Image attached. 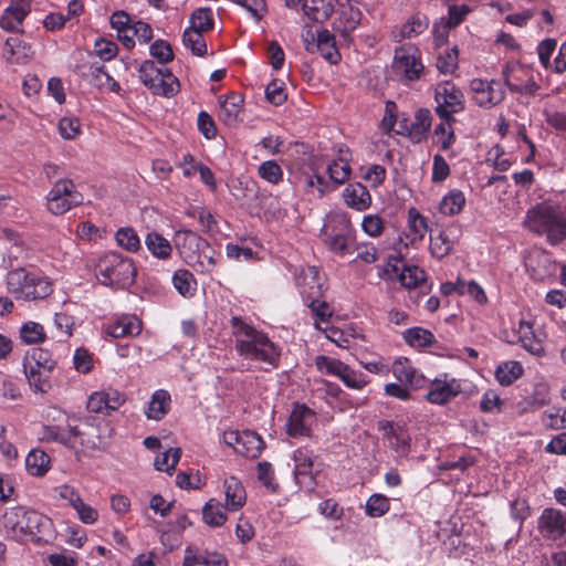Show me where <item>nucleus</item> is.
Segmentation results:
<instances>
[{"label":"nucleus","instance_id":"f257e3e1","mask_svg":"<svg viewBox=\"0 0 566 566\" xmlns=\"http://www.w3.org/2000/svg\"><path fill=\"white\" fill-rule=\"evenodd\" d=\"M231 326L235 338V350L248 360L260 361L269 371L277 368L281 358V348L269 336L247 324L238 316L231 318Z\"/></svg>","mask_w":566,"mask_h":566},{"label":"nucleus","instance_id":"f03ea898","mask_svg":"<svg viewBox=\"0 0 566 566\" xmlns=\"http://www.w3.org/2000/svg\"><path fill=\"white\" fill-rule=\"evenodd\" d=\"M0 527L8 538L17 542L31 538L40 543L51 536L53 524L51 518L38 511L17 506L4 512L0 520Z\"/></svg>","mask_w":566,"mask_h":566},{"label":"nucleus","instance_id":"7ed1b4c3","mask_svg":"<svg viewBox=\"0 0 566 566\" xmlns=\"http://www.w3.org/2000/svg\"><path fill=\"white\" fill-rule=\"evenodd\" d=\"M7 289L18 301L36 302L53 293V283L39 272L17 268L7 274Z\"/></svg>","mask_w":566,"mask_h":566},{"label":"nucleus","instance_id":"20e7f679","mask_svg":"<svg viewBox=\"0 0 566 566\" xmlns=\"http://www.w3.org/2000/svg\"><path fill=\"white\" fill-rule=\"evenodd\" d=\"M136 273L133 260L116 252L103 255L96 264L98 282L113 289H128L135 283Z\"/></svg>","mask_w":566,"mask_h":566},{"label":"nucleus","instance_id":"39448f33","mask_svg":"<svg viewBox=\"0 0 566 566\" xmlns=\"http://www.w3.org/2000/svg\"><path fill=\"white\" fill-rule=\"evenodd\" d=\"M138 72L143 84L154 94L169 97L178 92V78L169 70L157 67L155 62L145 61Z\"/></svg>","mask_w":566,"mask_h":566},{"label":"nucleus","instance_id":"423d86ee","mask_svg":"<svg viewBox=\"0 0 566 566\" xmlns=\"http://www.w3.org/2000/svg\"><path fill=\"white\" fill-rule=\"evenodd\" d=\"M355 229L349 219L344 214L334 216L326 226V244L337 254L345 255L352 251L355 243Z\"/></svg>","mask_w":566,"mask_h":566},{"label":"nucleus","instance_id":"0eeeda50","mask_svg":"<svg viewBox=\"0 0 566 566\" xmlns=\"http://www.w3.org/2000/svg\"><path fill=\"white\" fill-rule=\"evenodd\" d=\"M84 198L71 179L57 180L48 195V209L55 216L64 214L82 205Z\"/></svg>","mask_w":566,"mask_h":566},{"label":"nucleus","instance_id":"6e6552de","mask_svg":"<svg viewBox=\"0 0 566 566\" xmlns=\"http://www.w3.org/2000/svg\"><path fill=\"white\" fill-rule=\"evenodd\" d=\"M436 114L439 118H451L465 108L463 92L452 82L443 81L434 88Z\"/></svg>","mask_w":566,"mask_h":566},{"label":"nucleus","instance_id":"1a4fd4ad","mask_svg":"<svg viewBox=\"0 0 566 566\" xmlns=\"http://www.w3.org/2000/svg\"><path fill=\"white\" fill-rule=\"evenodd\" d=\"M502 75L504 84L512 93L531 96L535 95L539 88L532 70L520 63L506 64Z\"/></svg>","mask_w":566,"mask_h":566},{"label":"nucleus","instance_id":"9d476101","mask_svg":"<svg viewBox=\"0 0 566 566\" xmlns=\"http://www.w3.org/2000/svg\"><path fill=\"white\" fill-rule=\"evenodd\" d=\"M222 439L235 453L249 459L258 458L264 447L262 438L251 430H228L223 432Z\"/></svg>","mask_w":566,"mask_h":566},{"label":"nucleus","instance_id":"9b49d317","mask_svg":"<svg viewBox=\"0 0 566 566\" xmlns=\"http://www.w3.org/2000/svg\"><path fill=\"white\" fill-rule=\"evenodd\" d=\"M294 479L301 488L311 491L315 486V471L319 470L317 457L306 448H300L294 451Z\"/></svg>","mask_w":566,"mask_h":566},{"label":"nucleus","instance_id":"f8f14e48","mask_svg":"<svg viewBox=\"0 0 566 566\" xmlns=\"http://www.w3.org/2000/svg\"><path fill=\"white\" fill-rule=\"evenodd\" d=\"M392 69L409 81L418 80L423 72L419 50L411 44L396 49Z\"/></svg>","mask_w":566,"mask_h":566},{"label":"nucleus","instance_id":"ddd939ff","mask_svg":"<svg viewBox=\"0 0 566 566\" xmlns=\"http://www.w3.org/2000/svg\"><path fill=\"white\" fill-rule=\"evenodd\" d=\"M126 401L125 395L112 387L92 392L86 402L90 412L111 416Z\"/></svg>","mask_w":566,"mask_h":566},{"label":"nucleus","instance_id":"4468645a","mask_svg":"<svg viewBox=\"0 0 566 566\" xmlns=\"http://www.w3.org/2000/svg\"><path fill=\"white\" fill-rule=\"evenodd\" d=\"M470 88L474 93V101L480 107L490 108L500 104L505 97L502 84L495 80L473 78Z\"/></svg>","mask_w":566,"mask_h":566},{"label":"nucleus","instance_id":"2eb2a0df","mask_svg":"<svg viewBox=\"0 0 566 566\" xmlns=\"http://www.w3.org/2000/svg\"><path fill=\"white\" fill-rule=\"evenodd\" d=\"M461 392V384L455 378L443 374L441 378L430 381L429 390L424 396L426 400L434 405H444Z\"/></svg>","mask_w":566,"mask_h":566},{"label":"nucleus","instance_id":"dca6fc26","mask_svg":"<svg viewBox=\"0 0 566 566\" xmlns=\"http://www.w3.org/2000/svg\"><path fill=\"white\" fill-rule=\"evenodd\" d=\"M378 430L387 447L392 449L398 455L402 457L409 452L410 437L408 431L392 421L381 420L378 422Z\"/></svg>","mask_w":566,"mask_h":566},{"label":"nucleus","instance_id":"f3484780","mask_svg":"<svg viewBox=\"0 0 566 566\" xmlns=\"http://www.w3.org/2000/svg\"><path fill=\"white\" fill-rule=\"evenodd\" d=\"M315 413L305 405L295 403L287 421V433L293 438L308 437Z\"/></svg>","mask_w":566,"mask_h":566},{"label":"nucleus","instance_id":"a211bd4d","mask_svg":"<svg viewBox=\"0 0 566 566\" xmlns=\"http://www.w3.org/2000/svg\"><path fill=\"white\" fill-rule=\"evenodd\" d=\"M538 530L544 537L558 539L566 534V513L545 509L538 518Z\"/></svg>","mask_w":566,"mask_h":566},{"label":"nucleus","instance_id":"6ab92c4d","mask_svg":"<svg viewBox=\"0 0 566 566\" xmlns=\"http://www.w3.org/2000/svg\"><path fill=\"white\" fill-rule=\"evenodd\" d=\"M395 378L412 389L423 388L427 384L426 377L406 357H399L389 368Z\"/></svg>","mask_w":566,"mask_h":566},{"label":"nucleus","instance_id":"aec40b11","mask_svg":"<svg viewBox=\"0 0 566 566\" xmlns=\"http://www.w3.org/2000/svg\"><path fill=\"white\" fill-rule=\"evenodd\" d=\"M30 12V0H12L0 17V27L7 31L17 30Z\"/></svg>","mask_w":566,"mask_h":566},{"label":"nucleus","instance_id":"412c9836","mask_svg":"<svg viewBox=\"0 0 566 566\" xmlns=\"http://www.w3.org/2000/svg\"><path fill=\"white\" fill-rule=\"evenodd\" d=\"M432 116L429 109L420 108L415 114V119L410 125H401L399 134H407L413 142H421L431 127Z\"/></svg>","mask_w":566,"mask_h":566},{"label":"nucleus","instance_id":"4be33fe9","mask_svg":"<svg viewBox=\"0 0 566 566\" xmlns=\"http://www.w3.org/2000/svg\"><path fill=\"white\" fill-rule=\"evenodd\" d=\"M296 284L301 289V294L304 297H322L323 283L319 279V272L315 266H307L303 269L296 277Z\"/></svg>","mask_w":566,"mask_h":566},{"label":"nucleus","instance_id":"5701e85b","mask_svg":"<svg viewBox=\"0 0 566 566\" xmlns=\"http://www.w3.org/2000/svg\"><path fill=\"white\" fill-rule=\"evenodd\" d=\"M226 495V507L228 511L237 512L242 509L247 501V493L243 484L235 476H229L223 481Z\"/></svg>","mask_w":566,"mask_h":566},{"label":"nucleus","instance_id":"b1692460","mask_svg":"<svg viewBox=\"0 0 566 566\" xmlns=\"http://www.w3.org/2000/svg\"><path fill=\"white\" fill-rule=\"evenodd\" d=\"M345 203L357 211H364L371 203V196L367 188L360 182L348 184L343 190Z\"/></svg>","mask_w":566,"mask_h":566},{"label":"nucleus","instance_id":"393cba45","mask_svg":"<svg viewBox=\"0 0 566 566\" xmlns=\"http://www.w3.org/2000/svg\"><path fill=\"white\" fill-rule=\"evenodd\" d=\"M243 97L240 94L231 93L224 98L220 97L219 118L228 126H233L239 122L242 112Z\"/></svg>","mask_w":566,"mask_h":566},{"label":"nucleus","instance_id":"a878e982","mask_svg":"<svg viewBox=\"0 0 566 566\" xmlns=\"http://www.w3.org/2000/svg\"><path fill=\"white\" fill-rule=\"evenodd\" d=\"M33 55L30 44L22 41L19 36L7 39L4 45V56L8 62L14 64L27 63Z\"/></svg>","mask_w":566,"mask_h":566},{"label":"nucleus","instance_id":"bb28decb","mask_svg":"<svg viewBox=\"0 0 566 566\" xmlns=\"http://www.w3.org/2000/svg\"><path fill=\"white\" fill-rule=\"evenodd\" d=\"M207 242L191 230H178L174 235V244L180 254L189 256L196 253Z\"/></svg>","mask_w":566,"mask_h":566},{"label":"nucleus","instance_id":"cd10ccee","mask_svg":"<svg viewBox=\"0 0 566 566\" xmlns=\"http://www.w3.org/2000/svg\"><path fill=\"white\" fill-rule=\"evenodd\" d=\"M142 332V322L136 316H122L107 326V334L114 338L137 336Z\"/></svg>","mask_w":566,"mask_h":566},{"label":"nucleus","instance_id":"c85d7f7f","mask_svg":"<svg viewBox=\"0 0 566 566\" xmlns=\"http://www.w3.org/2000/svg\"><path fill=\"white\" fill-rule=\"evenodd\" d=\"M170 395L164 389L156 390L148 406L145 410V415L148 419L160 420L163 419L170 409Z\"/></svg>","mask_w":566,"mask_h":566},{"label":"nucleus","instance_id":"c756f323","mask_svg":"<svg viewBox=\"0 0 566 566\" xmlns=\"http://www.w3.org/2000/svg\"><path fill=\"white\" fill-rule=\"evenodd\" d=\"M316 46L322 56L329 63L336 64L340 60V54L335 43V36L327 29L317 31Z\"/></svg>","mask_w":566,"mask_h":566},{"label":"nucleus","instance_id":"7c9ffc66","mask_svg":"<svg viewBox=\"0 0 566 566\" xmlns=\"http://www.w3.org/2000/svg\"><path fill=\"white\" fill-rule=\"evenodd\" d=\"M145 245L153 256L167 260L172 252L171 243L156 231L149 232L145 238Z\"/></svg>","mask_w":566,"mask_h":566},{"label":"nucleus","instance_id":"2f4dec72","mask_svg":"<svg viewBox=\"0 0 566 566\" xmlns=\"http://www.w3.org/2000/svg\"><path fill=\"white\" fill-rule=\"evenodd\" d=\"M50 457L40 449L31 450L25 458V469L33 476H43L50 469Z\"/></svg>","mask_w":566,"mask_h":566},{"label":"nucleus","instance_id":"473e14b6","mask_svg":"<svg viewBox=\"0 0 566 566\" xmlns=\"http://www.w3.org/2000/svg\"><path fill=\"white\" fill-rule=\"evenodd\" d=\"M226 505L218 500L210 499L202 507V520L211 527H220L227 522Z\"/></svg>","mask_w":566,"mask_h":566},{"label":"nucleus","instance_id":"72a5a7b5","mask_svg":"<svg viewBox=\"0 0 566 566\" xmlns=\"http://www.w3.org/2000/svg\"><path fill=\"white\" fill-rule=\"evenodd\" d=\"M464 205V193L461 190L453 189L442 197L439 210L444 216H455L463 210Z\"/></svg>","mask_w":566,"mask_h":566},{"label":"nucleus","instance_id":"f704fd0d","mask_svg":"<svg viewBox=\"0 0 566 566\" xmlns=\"http://www.w3.org/2000/svg\"><path fill=\"white\" fill-rule=\"evenodd\" d=\"M343 154V149H339L338 160H333L327 165L329 179L335 184L336 187L346 182L349 179L352 172V168L347 161V158Z\"/></svg>","mask_w":566,"mask_h":566},{"label":"nucleus","instance_id":"c9c22d12","mask_svg":"<svg viewBox=\"0 0 566 566\" xmlns=\"http://www.w3.org/2000/svg\"><path fill=\"white\" fill-rule=\"evenodd\" d=\"M172 283L184 297H192L196 294L197 281L195 275L188 270H177L172 276Z\"/></svg>","mask_w":566,"mask_h":566},{"label":"nucleus","instance_id":"e433bc0d","mask_svg":"<svg viewBox=\"0 0 566 566\" xmlns=\"http://www.w3.org/2000/svg\"><path fill=\"white\" fill-rule=\"evenodd\" d=\"M455 118H440V123L434 127V137L442 150H448L455 142L453 124Z\"/></svg>","mask_w":566,"mask_h":566},{"label":"nucleus","instance_id":"4c0bfd02","mask_svg":"<svg viewBox=\"0 0 566 566\" xmlns=\"http://www.w3.org/2000/svg\"><path fill=\"white\" fill-rule=\"evenodd\" d=\"M403 339L408 345L416 348L431 346L436 342L434 335L422 327H411L403 332Z\"/></svg>","mask_w":566,"mask_h":566},{"label":"nucleus","instance_id":"58836bf2","mask_svg":"<svg viewBox=\"0 0 566 566\" xmlns=\"http://www.w3.org/2000/svg\"><path fill=\"white\" fill-rule=\"evenodd\" d=\"M360 20L361 12L359 11V9L349 6L347 9H344L342 11L336 29L342 33V35L345 39H347L360 23Z\"/></svg>","mask_w":566,"mask_h":566},{"label":"nucleus","instance_id":"ea45409f","mask_svg":"<svg viewBox=\"0 0 566 566\" xmlns=\"http://www.w3.org/2000/svg\"><path fill=\"white\" fill-rule=\"evenodd\" d=\"M523 375L521 363L511 360L500 365L495 370L496 380L502 386H510Z\"/></svg>","mask_w":566,"mask_h":566},{"label":"nucleus","instance_id":"a19ab883","mask_svg":"<svg viewBox=\"0 0 566 566\" xmlns=\"http://www.w3.org/2000/svg\"><path fill=\"white\" fill-rule=\"evenodd\" d=\"M305 305L311 310L312 315L315 317V327L323 329L319 322L326 323L333 315L329 304L322 301L321 297H304Z\"/></svg>","mask_w":566,"mask_h":566},{"label":"nucleus","instance_id":"79ce46f5","mask_svg":"<svg viewBox=\"0 0 566 566\" xmlns=\"http://www.w3.org/2000/svg\"><path fill=\"white\" fill-rule=\"evenodd\" d=\"M428 226L426 218L422 217L415 208L408 211V238L411 243L420 241L427 233Z\"/></svg>","mask_w":566,"mask_h":566},{"label":"nucleus","instance_id":"37998d69","mask_svg":"<svg viewBox=\"0 0 566 566\" xmlns=\"http://www.w3.org/2000/svg\"><path fill=\"white\" fill-rule=\"evenodd\" d=\"M25 376L28 378L30 387L38 392H46L51 388V382L49 380V374L45 373L44 369L35 368L30 365L29 367L24 365Z\"/></svg>","mask_w":566,"mask_h":566},{"label":"nucleus","instance_id":"c03bdc74","mask_svg":"<svg viewBox=\"0 0 566 566\" xmlns=\"http://www.w3.org/2000/svg\"><path fill=\"white\" fill-rule=\"evenodd\" d=\"M399 281L406 289H416L426 281V272L417 265L406 264L399 273Z\"/></svg>","mask_w":566,"mask_h":566},{"label":"nucleus","instance_id":"a18cd8bd","mask_svg":"<svg viewBox=\"0 0 566 566\" xmlns=\"http://www.w3.org/2000/svg\"><path fill=\"white\" fill-rule=\"evenodd\" d=\"M202 33L201 31L187 28L182 34L184 45L198 56H202L207 52V44Z\"/></svg>","mask_w":566,"mask_h":566},{"label":"nucleus","instance_id":"49530a36","mask_svg":"<svg viewBox=\"0 0 566 566\" xmlns=\"http://www.w3.org/2000/svg\"><path fill=\"white\" fill-rule=\"evenodd\" d=\"M338 378L346 387L355 390H361L370 381L367 375L361 371L354 370L346 364Z\"/></svg>","mask_w":566,"mask_h":566},{"label":"nucleus","instance_id":"de8ad7c7","mask_svg":"<svg viewBox=\"0 0 566 566\" xmlns=\"http://www.w3.org/2000/svg\"><path fill=\"white\" fill-rule=\"evenodd\" d=\"M115 239L117 244L128 252H136L140 248V240L132 227H124L116 231Z\"/></svg>","mask_w":566,"mask_h":566},{"label":"nucleus","instance_id":"09e8293b","mask_svg":"<svg viewBox=\"0 0 566 566\" xmlns=\"http://www.w3.org/2000/svg\"><path fill=\"white\" fill-rule=\"evenodd\" d=\"M212 28L213 11L210 8H199L192 12L189 29L206 32Z\"/></svg>","mask_w":566,"mask_h":566},{"label":"nucleus","instance_id":"8fccbe9b","mask_svg":"<svg viewBox=\"0 0 566 566\" xmlns=\"http://www.w3.org/2000/svg\"><path fill=\"white\" fill-rule=\"evenodd\" d=\"M389 509V499L380 493L370 495L365 505V512L370 517H380L385 515Z\"/></svg>","mask_w":566,"mask_h":566},{"label":"nucleus","instance_id":"3c124183","mask_svg":"<svg viewBox=\"0 0 566 566\" xmlns=\"http://www.w3.org/2000/svg\"><path fill=\"white\" fill-rule=\"evenodd\" d=\"M181 455V450L179 448H170L159 455H157L155 460V468L158 471H165L170 473L175 470L179 459Z\"/></svg>","mask_w":566,"mask_h":566},{"label":"nucleus","instance_id":"603ef678","mask_svg":"<svg viewBox=\"0 0 566 566\" xmlns=\"http://www.w3.org/2000/svg\"><path fill=\"white\" fill-rule=\"evenodd\" d=\"M20 337L27 344H38L44 340L45 332L41 324L28 322L21 326Z\"/></svg>","mask_w":566,"mask_h":566},{"label":"nucleus","instance_id":"864d4df0","mask_svg":"<svg viewBox=\"0 0 566 566\" xmlns=\"http://www.w3.org/2000/svg\"><path fill=\"white\" fill-rule=\"evenodd\" d=\"M315 366L319 373L324 375L336 376L338 378L345 366V363L336 358L319 355L315 358Z\"/></svg>","mask_w":566,"mask_h":566},{"label":"nucleus","instance_id":"5fc2aeb1","mask_svg":"<svg viewBox=\"0 0 566 566\" xmlns=\"http://www.w3.org/2000/svg\"><path fill=\"white\" fill-rule=\"evenodd\" d=\"M453 248V241L446 232H439L437 235L431 237L430 250L433 256L442 259L448 255Z\"/></svg>","mask_w":566,"mask_h":566},{"label":"nucleus","instance_id":"6e6d98bb","mask_svg":"<svg viewBox=\"0 0 566 566\" xmlns=\"http://www.w3.org/2000/svg\"><path fill=\"white\" fill-rule=\"evenodd\" d=\"M259 176L273 185H277L283 179V170L275 160H266L259 166Z\"/></svg>","mask_w":566,"mask_h":566},{"label":"nucleus","instance_id":"4d7b16f0","mask_svg":"<svg viewBox=\"0 0 566 566\" xmlns=\"http://www.w3.org/2000/svg\"><path fill=\"white\" fill-rule=\"evenodd\" d=\"M187 214L189 217L198 219L203 231L208 233L218 232V223L210 210L206 208H192L187 212Z\"/></svg>","mask_w":566,"mask_h":566},{"label":"nucleus","instance_id":"13d9d810","mask_svg":"<svg viewBox=\"0 0 566 566\" xmlns=\"http://www.w3.org/2000/svg\"><path fill=\"white\" fill-rule=\"evenodd\" d=\"M437 69L442 74H452L458 69L457 46L440 53L437 59Z\"/></svg>","mask_w":566,"mask_h":566},{"label":"nucleus","instance_id":"bf43d9fd","mask_svg":"<svg viewBox=\"0 0 566 566\" xmlns=\"http://www.w3.org/2000/svg\"><path fill=\"white\" fill-rule=\"evenodd\" d=\"M265 98L275 106L282 105L286 98L285 84L280 80H273L265 87Z\"/></svg>","mask_w":566,"mask_h":566},{"label":"nucleus","instance_id":"052dcab7","mask_svg":"<svg viewBox=\"0 0 566 566\" xmlns=\"http://www.w3.org/2000/svg\"><path fill=\"white\" fill-rule=\"evenodd\" d=\"M259 22L268 12L265 0H232Z\"/></svg>","mask_w":566,"mask_h":566},{"label":"nucleus","instance_id":"680f3d73","mask_svg":"<svg viewBox=\"0 0 566 566\" xmlns=\"http://www.w3.org/2000/svg\"><path fill=\"white\" fill-rule=\"evenodd\" d=\"M149 53L159 63H168L174 59L170 44L165 40H156L149 48Z\"/></svg>","mask_w":566,"mask_h":566},{"label":"nucleus","instance_id":"e2e57ef3","mask_svg":"<svg viewBox=\"0 0 566 566\" xmlns=\"http://www.w3.org/2000/svg\"><path fill=\"white\" fill-rule=\"evenodd\" d=\"M263 214L268 221L280 220L285 216V210L282 208L280 200L276 197H268L263 202Z\"/></svg>","mask_w":566,"mask_h":566},{"label":"nucleus","instance_id":"0e129e2a","mask_svg":"<svg viewBox=\"0 0 566 566\" xmlns=\"http://www.w3.org/2000/svg\"><path fill=\"white\" fill-rule=\"evenodd\" d=\"M450 175V166L439 154L433 156L431 180L433 184L444 181Z\"/></svg>","mask_w":566,"mask_h":566},{"label":"nucleus","instance_id":"69168bd1","mask_svg":"<svg viewBox=\"0 0 566 566\" xmlns=\"http://www.w3.org/2000/svg\"><path fill=\"white\" fill-rule=\"evenodd\" d=\"M504 401L494 390H486L480 401V409L483 412H500Z\"/></svg>","mask_w":566,"mask_h":566},{"label":"nucleus","instance_id":"338daca9","mask_svg":"<svg viewBox=\"0 0 566 566\" xmlns=\"http://www.w3.org/2000/svg\"><path fill=\"white\" fill-rule=\"evenodd\" d=\"M65 429L61 426H44L41 439L46 442H59L67 448L69 440L65 437Z\"/></svg>","mask_w":566,"mask_h":566},{"label":"nucleus","instance_id":"774afa93","mask_svg":"<svg viewBox=\"0 0 566 566\" xmlns=\"http://www.w3.org/2000/svg\"><path fill=\"white\" fill-rule=\"evenodd\" d=\"M428 28L427 18L421 17H412L403 27L401 28V35L403 38H412L415 35L421 34Z\"/></svg>","mask_w":566,"mask_h":566}]
</instances>
